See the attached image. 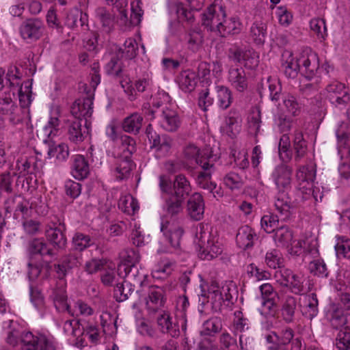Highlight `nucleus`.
Returning a JSON list of instances; mask_svg holds the SVG:
<instances>
[{
  "instance_id": "2eb2a0df",
  "label": "nucleus",
  "mask_w": 350,
  "mask_h": 350,
  "mask_svg": "<svg viewBox=\"0 0 350 350\" xmlns=\"http://www.w3.org/2000/svg\"><path fill=\"white\" fill-rule=\"evenodd\" d=\"M161 230L172 247L178 248L179 247L180 239L184 233L183 227L179 222L175 220L167 221L161 224Z\"/></svg>"
},
{
  "instance_id": "f257e3e1",
  "label": "nucleus",
  "mask_w": 350,
  "mask_h": 350,
  "mask_svg": "<svg viewBox=\"0 0 350 350\" xmlns=\"http://www.w3.org/2000/svg\"><path fill=\"white\" fill-rule=\"evenodd\" d=\"M292 172L289 166L280 165L274 169L271 175L279 191L275 201V207L283 220L289 219L294 209L288 196V192L291 188Z\"/></svg>"
},
{
  "instance_id": "0e129e2a",
  "label": "nucleus",
  "mask_w": 350,
  "mask_h": 350,
  "mask_svg": "<svg viewBox=\"0 0 350 350\" xmlns=\"http://www.w3.org/2000/svg\"><path fill=\"white\" fill-rule=\"evenodd\" d=\"M261 114L259 109L253 111L248 118V128L250 134L257 137L261 126Z\"/></svg>"
},
{
  "instance_id": "c9c22d12",
  "label": "nucleus",
  "mask_w": 350,
  "mask_h": 350,
  "mask_svg": "<svg viewBox=\"0 0 350 350\" xmlns=\"http://www.w3.org/2000/svg\"><path fill=\"white\" fill-rule=\"evenodd\" d=\"M179 88L185 92H191L197 84L196 73L189 70L182 71L176 78Z\"/></svg>"
},
{
  "instance_id": "3c124183",
  "label": "nucleus",
  "mask_w": 350,
  "mask_h": 350,
  "mask_svg": "<svg viewBox=\"0 0 350 350\" xmlns=\"http://www.w3.org/2000/svg\"><path fill=\"white\" fill-rule=\"evenodd\" d=\"M96 15L102 25L103 30L109 33L114 26L113 15L103 7L96 9Z\"/></svg>"
},
{
  "instance_id": "a19ab883",
  "label": "nucleus",
  "mask_w": 350,
  "mask_h": 350,
  "mask_svg": "<svg viewBox=\"0 0 350 350\" xmlns=\"http://www.w3.org/2000/svg\"><path fill=\"white\" fill-rule=\"evenodd\" d=\"M262 89L268 91L269 96L272 101L277 102L280 100L282 95V85L280 82L271 77H269L261 83Z\"/></svg>"
},
{
  "instance_id": "39448f33",
  "label": "nucleus",
  "mask_w": 350,
  "mask_h": 350,
  "mask_svg": "<svg viewBox=\"0 0 350 350\" xmlns=\"http://www.w3.org/2000/svg\"><path fill=\"white\" fill-rule=\"evenodd\" d=\"M277 282L281 286L288 288L295 295H303L305 293L303 278L294 273L288 268H282L275 273Z\"/></svg>"
},
{
  "instance_id": "f03ea898",
  "label": "nucleus",
  "mask_w": 350,
  "mask_h": 350,
  "mask_svg": "<svg viewBox=\"0 0 350 350\" xmlns=\"http://www.w3.org/2000/svg\"><path fill=\"white\" fill-rule=\"evenodd\" d=\"M36 202H29L21 195L15 194L8 197L4 202V209L6 213H14L15 217L19 216L20 213L27 215L29 208L34 209L38 214H44L46 207L42 204L37 207Z\"/></svg>"
},
{
  "instance_id": "9b49d317",
  "label": "nucleus",
  "mask_w": 350,
  "mask_h": 350,
  "mask_svg": "<svg viewBox=\"0 0 350 350\" xmlns=\"http://www.w3.org/2000/svg\"><path fill=\"white\" fill-rule=\"evenodd\" d=\"M185 157L189 161H194L201 167V172L208 171L214 168V164L211 159L212 156L206 150L200 151L194 145H189L184 150ZM199 171H197L198 174Z\"/></svg>"
},
{
  "instance_id": "6ab92c4d",
  "label": "nucleus",
  "mask_w": 350,
  "mask_h": 350,
  "mask_svg": "<svg viewBox=\"0 0 350 350\" xmlns=\"http://www.w3.org/2000/svg\"><path fill=\"white\" fill-rule=\"evenodd\" d=\"M258 237L254 229L247 225L239 228L236 235L237 246L243 250H250L253 247Z\"/></svg>"
},
{
  "instance_id": "5fc2aeb1",
  "label": "nucleus",
  "mask_w": 350,
  "mask_h": 350,
  "mask_svg": "<svg viewBox=\"0 0 350 350\" xmlns=\"http://www.w3.org/2000/svg\"><path fill=\"white\" fill-rule=\"evenodd\" d=\"M184 200L171 193L165 198L164 208L172 216L177 215L182 210V204Z\"/></svg>"
},
{
  "instance_id": "f704fd0d",
  "label": "nucleus",
  "mask_w": 350,
  "mask_h": 350,
  "mask_svg": "<svg viewBox=\"0 0 350 350\" xmlns=\"http://www.w3.org/2000/svg\"><path fill=\"white\" fill-rule=\"evenodd\" d=\"M316 176V171L312 165H303L297 171L296 177L299 182V189H305L306 186H312Z\"/></svg>"
},
{
  "instance_id": "473e14b6",
  "label": "nucleus",
  "mask_w": 350,
  "mask_h": 350,
  "mask_svg": "<svg viewBox=\"0 0 350 350\" xmlns=\"http://www.w3.org/2000/svg\"><path fill=\"white\" fill-rule=\"evenodd\" d=\"M327 319L334 329H339L347 323V319L342 308L336 304H332L327 313Z\"/></svg>"
},
{
  "instance_id": "f8f14e48",
  "label": "nucleus",
  "mask_w": 350,
  "mask_h": 350,
  "mask_svg": "<svg viewBox=\"0 0 350 350\" xmlns=\"http://www.w3.org/2000/svg\"><path fill=\"white\" fill-rule=\"evenodd\" d=\"M93 97L88 95L77 99L71 106V114L75 120H83L84 125L88 123V119L93 113Z\"/></svg>"
},
{
  "instance_id": "bf43d9fd",
  "label": "nucleus",
  "mask_w": 350,
  "mask_h": 350,
  "mask_svg": "<svg viewBox=\"0 0 350 350\" xmlns=\"http://www.w3.org/2000/svg\"><path fill=\"white\" fill-rule=\"evenodd\" d=\"M310 29L321 40H325L327 36V30L325 21L321 18H314L310 21Z\"/></svg>"
},
{
  "instance_id": "4be33fe9",
  "label": "nucleus",
  "mask_w": 350,
  "mask_h": 350,
  "mask_svg": "<svg viewBox=\"0 0 350 350\" xmlns=\"http://www.w3.org/2000/svg\"><path fill=\"white\" fill-rule=\"evenodd\" d=\"M282 68L287 77H296L298 72L301 73L299 55L295 59L291 51L288 50L284 51L282 54Z\"/></svg>"
},
{
  "instance_id": "7ed1b4c3",
  "label": "nucleus",
  "mask_w": 350,
  "mask_h": 350,
  "mask_svg": "<svg viewBox=\"0 0 350 350\" xmlns=\"http://www.w3.org/2000/svg\"><path fill=\"white\" fill-rule=\"evenodd\" d=\"M227 55L234 62L242 64L245 68L254 70L258 67L259 57L254 50L243 49L237 44H231L228 49Z\"/></svg>"
},
{
  "instance_id": "e433bc0d",
  "label": "nucleus",
  "mask_w": 350,
  "mask_h": 350,
  "mask_svg": "<svg viewBox=\"0 0 350 350\" xmlns=\"http://www.w3.org/2000/svg\"><path fill=\"white\" fill-rule=\"evenodd\" d=\"M296 307V298L292 295L286 296L281 307V315L285 323H291L294 321Z\"/></svg>"
},
{
  "instance_id": "a211bd4d",
  "label": "nucleus",
  "mask_w": 350,
  "mask_h": 350,
  "mask_svg": "<svg viewBox=\"0 0 350 350\" xmlns=\"http://www.w3.org/2000/svg\"><path fill=\"white\" fill-rule=\"evenodd\" d=\"M214 170L215 167L208 171L198 172L196 180L200 188L208 190L214 198H218L222 197L224 193L221 187L211 181V175Z\"/></svg>"
},
{
  "instance_id": "ea45409f",
  "label": "nucleus",
  "mask_w": 350,
  "mask_h": 350,
  "mask_svg": "<svg viewBox=\"0 0 350 350\" xmlns=\"http://www.w3.org/2000/svg\"><path fill=\"white\" fill-rule=\"evenodd\" d=\"M50 298L53 300L54 306L58 311L70 312V306L67 302V295L64 288L57 287L53 289Z\"/></svg>"
},
{
  "instance_id": "c85d7f7f",
  "label": "nucleus",
  "mask_w": 350,
  "mask_h": 350,
  "mask_svg": "<svg viewBox=\"0 0 350 350\" xmlns=\"http://www.w3.org/2000/svg\"><path fill=\"white\" fill-rule=\"evenodd\" d=\"M124 280L122 283H117L114 288L113 296L118 302L126 300L135 290V283L137 282V278L129 280L128 278H124Z\"/></svg>"
},
{
  "instance_id": "7c9ffc66",
  "label": "nucleus",
  "mask_w": 350,
  "mask_h": 350,
  "mask_svg": "<svg viewBox=\"0 0 350 350\" xmlns=\"http://www.w3.org/2000/svg\"><path fill=\"white\" fill-rule=\"evenodd\" d=\"M71 170L72 176L78 180H83L87 178L90 172L88 163L85 157L81 154H77L73 157Z\"/></svg>"
},
{
  "instance_id": "5701e85b",
  "label": "nucleus",
  "mask_w": 350,
  "mask_h": 350,
  "mask_svg": "<svg viewBox=\"0 0 350 350\" xmlns=\"http://www.w3.org/2000/svg\"><path fill=\"white\" fill-rule=\"evenodd\" d=\"M115 165V176L116 179L119 180L129 178L133 169L135 166L131 159V157L124 155H119L116 158Z\"/></svg>"
},
{
  "instance_id": "49530a36",
  "label": "nucleus",
  "mask_w": 350,
  "mask_h": 350,
  "mask_svg": "<svg viewBox=\"0 0 350 350\" xmlns=\"http://www.w3.org/2000/svg\"><path fill=\"white\" fill-rule=\"evenodd\" d=\"M293 238V232L287 226L277 228L274 232V240L278 245L289 247Z\"/></svg>"
},
{
  "instance_id": "393cba45",
  "label": "nucleus",
  "mask_w": 350,
  "mask_h": 350,
  "mask_svg": "<svg viewBox=\"0 0 350 350\" xmlns=\"http://www.w3.org/2000/svg\"><path fill=\"white\" fill-rule=\"evenodd\" d=\"M187 211L190 217L195 221H200L203 218L204 202L200 193H195L189 198L187 202Z\"/></svg>"
},
{
  "instance_id": "774afa93",
  "label": "nucleus",
  "mask_w": 350,
  "mask_h": 350,
  "mask_svg": "<svg viewBox=\"0 0 350 350\" xmlns=\"http://www.w3.org/2000/svg\"><path fill=\"white\" fill-rule=\"evenodd\" d=\"M310 273L319 278H326L328 275L327 266L323 260H312L308 265Z\"/></svg>"
},
{
  "instance_id": "cd10ccee",
  "label": "nucleus",
  "mask_w": 350,
  "mask_h": 350,
  "mask_svg": "<svg viewBox=\"0 0 350 350\" xmlns=\"http://www.w3.org/2000/svg\"><path fill=\"white\" fill-rule=\"evenodd\" d=\"M64 226L59 227L49 226L45 230V235L47 240L56 248L64 249L67 240L64 233Z\"/></svg>"
},
{
  "instance_id": "4468645a",
  "label": "nucleus",
  "mask_w": 350,
  "mask_h": 350,
  "mask_svg": "<svg viewBox=\"0 0 350 350\" xmlns=\"http://www.w3.org/2000/svg\"><path fill=\"white\" fill-rule=\"evenodd\" d=\"M139 254L131 250L127 253L126 257L118 266V274L121 278H128L129 280L135 279L138 274V269L135 265L139 262Z\"/></svg>"
},
{
  "instance_id": "37998d69",
  "label": "nucleus",
  "mask_w": 350,
  "mask_h": 350,
  "mask_svg": "<svg viewBox=\"0 0 350 350\" xmlns=\"http://www.w3.org/2000/svg\"><path fill=\"white\" fill-rule=\"evenodd\" d=\"M28 251L31 254H40V256H53L54 253L51 248L42 239H33L29 242Z\"/></svg>"
},
{
  "instance_id": "aec40b11",
  "label": "nucleus",
  "mask_w": 350,
  "mask_h": 350,
  "mask_svg": "<svg viewBox=\"0 0 350 350\" xmlns=\"http://www.w3.org/2000/svg\"><path fill=\"white\" fill-rule=\"evenodd\" d=\"M157 323L160 332L170 335L172 338L178 337L180 334L178 325L172 321L170 314L163 311L157 318Z\"/></svg>"
},
{
  "instance_id": "4c0bfd02",
  "label": "nucleus",
  "mask_w": 350,
  "mask_h": 350,
  "mask_svg": "<svg viewBox=\"0 0 350 350\" xmlns=\"http://www.w3.org/2000/svg\"><path fill=\"white\" fill-rule=\"evenodd\" d=\"M143 120V117L139 113H133L123 120L122 130L126 133L137 135L142 128Z\"/></svg>"
},
{
  "instance_id": "f3484780",
  "label": "nucleus",
  "mask_w": 350,
  "mask_h": 350,
  "mask_svg": "<svg viewBox=\"0 0 350 350\" xmlns=\"http://www.w3.org/2000/svg\"><path fill=\"white\" fill-rule=\"evenodd\" d=\"M81 254L70 253L62 257L61 263L54 265V270L57 278L63 279L73 268L81 264Z\"/></svg>"
},
{
  "instance_id": "338daca9",
  "label": "nucleus",
  "mask_w": 350,
  "mask_h": 350,
  "mask_svg": "<svg viewBox=\"0 0 350 350\" xmlns=\"http://www.w3.org/2000/svg\"><path fill=\"white\" fill-rule=\"evenodd\" d=\"M282 254L279 250L273 249L267 252L265 256V262L267 266L272 269L278 268L279 269L284 268L281 267L282 264Z\"/></svg>"
},
{
  "instance_id": "603ef678",
  "label": "nucleus",
  "mask_w": 350,
  "mask_h": 350,
  "mask_svg": "<svg viewBox=\"0 0 350 350\" xmlns=\"http://www.w3.org/2000/svg\"><path fill=\"white\" fill-rule=\"evenodd\" d=\"M259 288L262 297L264 299L262 304L265 306H267L268 308L271 310L275 306V298L278 295L277 292L269 283L262 284L260 286Z\"/></svg>"
},
{
  "instance_id": "69168bd1",
  "label": "nucleus",
  "mask_w": 350,
  "mask_h": 350,
  "mask_svg": "<svg viewBox=\"0 0 350 350\" xmlns=\"http://www.w3.org/2000/svg\"><path fill=\"white\" fill-rule=\"evenodd\" d=\"M49 157H55L59 161L66 160L69 155L68 147L65 144L52 145L48 150Z\"/></svg>"
},
{
  "instance_id": "09e8293b",
  "label": "nucleus",
  "mask_w": 350,
  "mask_h": 350,
  "mask_svg": "<svg viewBox=\"0 0 350 350\" xmlns=\"http://www.w3.org/2000/svg\"><path fill=\"white\" fill-rule=\"evenodd\" d=\"M267 336H271L276 342L287 347L295 339V332L289 327L282 329L279 332H271Z\"/></svg>"
},
{
  "instance_id": "8fccbe9b",
  "label": "nucleus",
  "mask_w": 350,
  "mask_h": 350,
  "mask_svg": "<svg viewBox=\"0 0 350 350\" xmlns=\"http://www.w3.org/2000/svg\"><path fill=\"white\" fill-rule=\"evenodd\" d=\"M282 103L286 111L291 116H297L300 114L301 104L295 96L291 94H282Z\"/></svg>"
},
{
  "instance_id": "a18cd8bd",
  "label": "nucleus",
  "mask_w": 350,
  "mask_h": 350,
  "mask_svg": "<svg viewBox=\"0 0 350 350\" xmlns=\"http://www.w3.org/2000/svg\"><path fill=\"white\" fill-rule=\"evenodd\" d=\"M293 149L296 161H299L308 152L307 142L304 139L302 132L299 130L295 131L294 133Z\"/></svg>"
},
{
  "instance_id": "0eeeda50",
  "label": "nucleus",
  "mask_w": 350,
  "mask_h": 350,
  "mask_svg": "<svg viewBox=\"0 0 350 350\" xmlns=\"http://www.w3.org/2000/svg\"><path fill=\"white\" fill-rule=\"evenodd\" d=\"M146 133L151 144L150 148L155 150L157 158L165 157L170 154L173 142L170 136L167 135L160 136L153 131L151 124L147 126Z\"/></svg>"
},
{
  "instance_id": "052dcab7",
  "label": "nucleus",
  "mask_w": 350,
  "mask_h": 350,
  "mask_svg": "<svg viewBox=\"0 0 350 350\" xmlns=\"http://www.w3.org/2000/svg\"><path fill=\"white\" fill-rule=\"evenodd\" d=\"M278 215L269 213L268 215H264L261 218V226L267 233L275 232L277 228L279 219L282 220L280 213L278 211ZM288 220V219L286 221ZM282 221L284 220L282 219Z\"/></svg>"
},
{
  "instance_id": "de8ad7c7",
  "label": "nucleus",
  "mask_w": 350,
  "mask_h": 350,
  "mask_svg": "<svg viewBox=\"0 0 350 350\" xmlns=\"http://www.w3.org/2000/svg\"><path fill=\"white\" fill-rule=\"evenodd\" d=\"M138 44L135 38H127L123 44V47H120L118 52L122 54V57L126 59L132 60L135 59L138 54Z\"/></svg>"
},
{
  "instance_id": "b1692460",
  "label": "nucleus",
  "mask_w": 350,
  "mask_h": 350,
  "mask_svg": "<svg viewBox=\"0 0 350 350\" xmlns=\"http://www.w3.org/2000/svg\"><path fill=\"white\" fill-rule=\"evenodd\" d=\"M180 125L176 111L165 106L162 109L161 126L167 131H176Z\"/></svg>"
},
{
  "instance_id": "20e7f679",
  "label": "nucleus",
  "mask_w": 350,
  "mask_h": 350,
  "mask_svg": "<svg viewBox=\"0 0 350 350\" xmlns=\"http://www.w3.org/2000/svg\"><path fill=\"white\" fill-rule=\"evenodd\" d=\"M14 93L11 92L0 94V113L8 118L14 124L21 123L24 118V111L13 100Z\"/></svg>"
},
{
  "instance_id": "e2e57ef3",
  "label": "nucleus",
  "mask_w": 350,
  "mask_h": 350,
  "mask_svg": "<svg viewBox=\"0 0 350 350\" xmlns=\"http://www.w3.org/2000/svg\"><path fill=\"white\" fill-rule=\"evenodd\" d=\"M274 121L282 133L290 131L293 126V120L282 111L275 114Z\"/></svg>"
},
{
  "instance_id": "58836bf2",
  "label": "nucleus",
  "mask_w": 350,
  "mask_h": 350,
  "mask_svg": "<svg viewBox=\"0 0 350 350\" xmlns=\"http://www.w3.org/2000/svg\"><path fill=\"white\" fill-rule=\"evenodd\" d=\"M215 100L221 109H228L232 103V91L226 86L217 85L215 86Z\"/></svg>"
},
{
  "instance_id": "72a5a7b5",
  "label": "nucleus",
  "mask_w": 350,
  "mask_h": 350,
  "mask_svg": "<svg viewBox=\"0 0 350 350\" xmlns=\"http://www.w3.org/2000/svg\"><path fill=\"white\" fill-rule=\"evenodd\" d=\"M173 195L185 200L191 191V187L186 176L180 174L175 176L173 183Z\"/></svg>"
},
{
  "instance_id": "2f4dec72",
  "label": "nucleus",
  "mask_w": 350,
  "mask_h": 350,
  "mask_svg": "<svg viewBox=\"0 0 350 350\" xmlns=\"http://www.w3.org/2000/svg\"><path fill=\"white\" fill-rule=\"evenodd\" d=\"M68 126V139L76 144L82 142L85 137V129H83L84 124L83 120H69Z\"/></svg>"
},
{
  "instance_id": "1a4fd4ad",
  "label": "nucleus",
  "mask_w": 350,
  "mask_h": 350,
  "mask_svg": "<svg viewBox=\"0 0 350 350\" xmlns=\"http://www.w3.org/2000/svg\"><path fill=\"white\" fill-rule=\"evenodd\" d=\"M44 23L37 18L25 20L19 27L20 35L24 40L32 42L38 40L43 34Z\"/></svg>"
},
{
  "instance_id": "9d476101",
  "label": "nucleus",
  "mask_w": 350,
  "mask_h": 350,
  "mask_svg": "<svg viewBox=\"0 0 350 350\" xmlns=\"http://www.w3.org/2000/svg\"><path fill=\"white\" fill-rule=\"evenodd\" d=\"M202 228H200V232H197L196 237L198 240V256L202 260H212L217 257L222 253L223 248L221 245L213 240H206V237L202 235Z\"/></svg>"
},
{
  "instance_id": "6e6552de",
  "label": "nucleus",
  "mask_w": 350,
  "mask_h": 350,
  "mask_svg": "<svg viewBox=\"0 0 350 350\" xmlns=\"http://www.w3.org/2000/svg\"><path fill=\"white\" fill-rule=\"evenodd\" d=\"M301 74L311 79L316 77L319 71L318 55L310 49H304L299 55Z\"/></svg>"
},
{
  "instance_id": "13d9d810",
  "label": "nucleus",
  "mask_w": 350,
  "mask_h": 350,
  "mask_svg": "<svg viewBox=\"0 0 350 350\" xmlns=\"http://www.w3.org/2000/svg\"><path fill=\"white\" fill-rule=\"evenodd\" d=\"M92 244L90 237L81 232L75 233L72 239V247L78 252L83 251Z\"/></svg>"
},
{
  "instance_id": "864d4df0",
  "label": "nucleus",
  "mask_w": 350,
  "mask_h": 350,
  "mask_svg": "<svg viewBox=\"0 0 350 350\" xmlns=\"http://www.w3.org/2000/svg\"><path fill=\"white\" fill-rule=\"evenodd\" d=\"M118 208L124 213L132 215L139 209L138 202L131 195H126L120 198Z\"/></svg>"
},
{
  "instance_id": "412c9836",
  "label": "nucleus",
  "mask_w": 350,
  "mask_h": 350,
  "mask_svg": "<svg viewBox=\"0 0 350 350\" xmlns=\"http://www.w3.org/2000/svg\"><path fill=\"white\" fill-rule=\"evenodd\" d=\"M168 11L171 17L178 21H186L189 23L194 21L193 11L191 9L187 10L182 2L175 1L169 3Z\"/></svg>"
},
{
  "instance_id": "4d7b16f0",
  "label": "nucleus",
  "mask_w": 350,
  "mask_h": 350,
  "mask_svg": "<svg viewBox=\"0 0 350 350\" xmlns=\"http://www.w3.org/2000/svg\"><path fill=\"white\" fill-rule=\"evenodd\" d=\"M119 141L120 148L122 152L120 155L131 157L136 151V142L134 138L127 135H122L119 137Z\"/></svg>"
},
{
  "instance_id": "dca6fc26",
  "label": "nucleus",
  "mask_w": 350,
  "mask_h": 350,
  "mask_svg": "<svg viewBox=\"0 0 350 350\" xmlns=\"http://www.w3.org/2000/svg\"><path fill=\"white\" fill-rule=\"evenodd\" d=\"M228 81L231 87L239 92H244L248 88L249 79L241 67H231L228 72Z\"/></svg>"
},
{
  "instance_id": "c756f323",
  "label": "nucleus",
  "mask_w": 350,
  "mask_h": 350,
  "mask_svg": "<svg viewBox=\"0 0 350 350\" xmlns=\"http://www.w3.org/2000/svg\"><path fill=\"white\" fill-rule=\"evenodd\" d=\"M242 27V23L239 18L231 17L228 19L224 18V22L221 23L218 33L224 38L228 36L238 35L241 33Z\"/></svg>"
},
{
  "instance_id": "a878e982",
  "label": "nucleus",
  "mask_w": 350,
  "mask_h": 350,
  "mask_svg": "<svg viewBox=\"0 0 350 350\" xmlns=\"http://www.w3.org/2000/svg\"><path fill=\"white\" fill-rule=\"evenodd\" d=\"M303 303L300 304V310L302 315L312 320L318 315L319 301L314 293L306 295L302 298Z\"/></svg>"
},
{
  "instance_id": "c03bdc74",
  "label": "nucleus",
  "mask_w": 350,
  "mask_h": 350,
  "mask_svg": "<svg viewBox=\"0 0 350 350\" xmlns=\"http://www.w3.org/2000/svg\"><path fill=\"white\" fill-rule=\"evenodd\" d=\"M202 295L207 297L208 302L210 301L215 310H221L223 307L224 300L221 297L220 287L217 283H212L207 293L202 291Z\"/></svg>"
},
{
  "instance_id": "79ce46f5",
  "label": "nucleus",
  "mask_w": 350,
  "mask_h": 350,
  "mask_svg": "<svg viewBox=\"0 0 350 350\" xmlns=\"http://www.w3.org/2000/svg\"><path fill=\"white\" fill-rule=\"evenodd\" d=\"M250 36L256 44H263L267 36L266 23L262 21H254L250 27Z\"/></svg>"
},
{
  "instance_id": "680f3d73",
  "label": "nucleus",
  "mask_w": 350,
  "mask_h": 350,
  "mask_svg": "<svg viewBox=\"0 0 350 350\" xmlns=\"http://www.w3.org/2000/svg\"><path fill=\"white\" fill-rule=\"evenodd\" d=\"M336 347L338 350L350 349V327L341 329L336 338Z\"/></svg>"
},
{
  "instance_id": "6e6d98bb",
  "label": "nucleus",
  "mask_w": 350,
  "mask_h": 350,
  "mask_svg": "<svg viewBox=\"0 0 350 350\" xmlns=\"http://www.w3.org/2000/svg\"><path fill=\"white\" fill-rule=\"evenodd\" d=\"M222 329L221 320L217 317H213L206 320L203 323V329L201 331L202 335L213 336L219 332Z\"/></svg>"
},
{
  "instance_id": "ddd939ff",
  "label": "nucleus",
  "mask_w": 350,
  "mask_h": 350,
  "mask_svg": "<svg viewBox=\"0 0 350 350\" xmlns=\"http://www.w3.org/2000/svg\"><path fill=\"white\" fill-rule=\"evenodd\" d=\"M21 342L23 350H55L44 336H35L31 332L21 333Z\"/></svg>"
},
{
  "instance_id": "423d86ee",
  "label": "nucleus",
  "mask_w": 350,
  "mask_h": 350,
  "mask_svg": "<svg viewBox=\"0 0 350 350\" xmlns=\"http://www.w3.org/2000/svg\"><path fill=\"white\" fill-rule=\"evenodd\" d=\"M226 18L225 8L219 5L212 4L202 14V24L211 31L218 32L221 23Z\"/></svg>"
},
{
  "instance_id": "bb28decb",
  "label": "nucleus",
  "mask_w": 350,
  "mask_h": 350,
  "mask_svg": "<svg viewBox=\"0 0 350 350\" xmlns=\"http://www.w3.org/2000/svg\"><path fill=\"white\" fill-rule=\"evenodd\" d=\"M165 291L158 286H150L148 288V295L146 299V306L148 310L156 312L165 304Z\"/></svg>"
}]
</instances>
